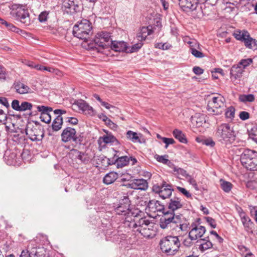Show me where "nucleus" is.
Returning a JSON list of instances; mask_svg holds the SVG:
<instances>
[{"mask_svg": "<svg viewBox=\"0 0 257 257\" xmlns=\"http://www.w3.org/2000/svg\"><path fill=\"white\" fill-rule=\"evenodd\" d=\"M159 225L162 229H172L180 232L187 231L189 223L182 215H176L175 213L166 211L160 219Z\"/></svg>", "mask_w": 257, "mask_h": 257, "instance_id": "1", "label": "nucleus"}, {"mask_svg": "<svg viewBox=\"0 0 257 257\" xmlns=\"http://www.w3.org/2000/svg\"><path fill=\"white\" fill-rule=\"evenodd\" d=\"M130 228L133 230L136 229V231L140 233L146 238H152L155 234L153 230V224L146 217H143L137 220V218L129 224Z\"/></svg>", "mask_w": 257, "mask_h": 257, "instance_id": "2", "label": "nucleus"}, {"mask_svg": "<svg viewBox=\"0 0 257 257\" xmlns=\"http://www.w3.org/2000/svg\"><path fill=\"white\" fill-rule=\"evenodd\" d=\"M218 141L222 144L232 143L235 139L236 134L233 127L228 123H222L219 125L215 133Z\"/></svg>", "mask_w": 257, "mask_h": 257, "instance_id": "3", "label": "nucleus"}, {"mask_svg": "<svg viewBox=\"0 0 257 257\" xmlns=\"http://www.w3.org/2000/svg\"><path fill=\"white\" fill-rule=\"evenodd\" d=\"M92 27L90 21L83 19L73 27V34L75 37L87 42L92 33Z\"/></svg>", "mask_w": 257, "mask_h": 257, "instance_id": "4", "label": "nucleus"}, {"mask_svg": "<svg viewBox=\"0 0 257 257\" xmlns=\"http://www.w3.org/2000/svg\"><path fill=\"white\" fill-rule=\"evenodd\" d=\"M159 244L163 252L173 254L178 250L180 243L177 236H168L162 238Z\"/></svg>", "mask_w": 257, "mask_h": 257, "instance_id": "5", "label": "nucleus"}, {"mask_svg": "<svg viewBox=\"0 0 257 257\" xmlns=\"http://www.w3.org/2000/svg\"><path fill=\"white\" fill-rule=\"evenodd\" d=\"M225 107V98L222 95L217 94L208 101L207 110L211 114L219 115L222 113Z\"/></svg>", "mask_w": 257, "mask_h": 257, "instance_id": "6", "label": "nucleus"}, {"mask_svg": "<svg viewBox=\"0 0 257 257\" xmlns=\"http://www.w3.org/2000/svg\"><path fill=\"white\" fill-rule=\"evenodd\" d=\"M240 161L242 165L247 170H257V152L251 150H245L240 156Z\"/></svg>", "mask_w": 257, "mask_h": 257, "instance_id": "7", "label": "nucleus"}, {"mask_svg": "<svg viewBox=\"0 0 257 257\" xmlns=\"http://www.w3.org/2000/svg\"><path fill=\"white\" fill-rule=\"evenodd\" d=\"M110 38V33L107 32L102 31L97 33L93 40L94 45L92 48L96 49L99 52L104 49L108 48L109 44L107 43Z\"/></svg>", "mask_w": 257, "mask_h": 257, "instance_id": "8", "label": "nucleus"}, {"mask_svg": "<svg viewBox=\"0 0 257 257\" xmlns=\"http://www.w3.org/2000/svg\"><path fill=\"white\" fill-rule=\"evenodd\" d=\"M12 15L15 17L17 21H20L26 26L30 24V19L28 10L22 5L13 6Z\"/></svg>", "mask_w": 257, "mask_h": 257, "instance_id": "9", "label": "nucleus"}, {"mask_svg": "<svg viewBox=\"0 0 257 257\" xmlns=\"http://www.w3.org/2000/svg\"><path fill=\"white\" fill-rule=\"evenodd\" d=\"M152 190L163 199H166L171 196L174 189L171 184L163 181L160 185L157 184L153 185Z\"/></svg>", "mask_w": 257, "mask_h": 257, "instance_id": "10", "label": "nucleus"}, {"mask_svg": "<svg viewBox=\"0 0 257 257\" xmlns=\"http://www.w3.org/2000/svg\"><path fill=\"white\" fill-rule=\"evenodd\" d=\"M200 219L198 218L196 222L191 224V229L189 232V237L191 240H196L202 237L206 231L205 227L200 225Z\"/></svg>", "mask_w": 257, "mask_h": 257, "instance_id": "11", "label": "nucleus"}, {"mask_svg": "<svg viewBox=\"0 0 257 257\" xmlns=\"http://www.w3.org/2000/svg\"><path fill=\"white\" fill-rule=\"evenodd\" d=\"M131 201L128 196H124L119 201L118 206L115 208V211L118 215H126L130 211Z\"/></svg>", "mask_w": 257, "mask_h": 257, "instance_id": "12", "label": "nucleus"}, {"mask_svg": "<svg viewBox=\"0 0 257 257\" xmlns=\"http://www.w3.org/2000/svg\"><path fill=\"white\" fill-rule=\"evenodd\" d=\"M26 133L33 141L41 140L44 135V132L41 128L37 126H33L31 128L28 126L26 128Z\"/></svg>", "mask_w": 257, "mask_h": 257, "instance_id": "13", "label": "nucleus"}, {"mask_svg": "<svg viewBox=\"0 0 257 257\" xmlns=\"http://www.w3.org/2000/svg\"><path fill=\"white\" fill-rule=\"evenodd\" d=\"M79 6L74 0H63L62 9L67 14L72 15L79 11Z\"/></svg>", "mask_w": 257, "mask_h": 257, "instance_id": "14", "label": "nucleus"}, {"mask_svg": "<svg viewBox=\"0 0 257 257\" xmlns=\"http://www.w3.org/2000/svg\"><path fill=\"white\" fill-rule=\"evenodd\" d=\"M76 130L71 127H67L61 134L62 141L66 143L71 141L77 142L78 138L76 136Z\"/></svg>", "mask_w": 257, "mask_h": 257, "instance_id": "15", "label": "nucleus"}, {"mask_svg": "<svg viewBox=\"0 0 257 257\" xmlns=\"http://www.w3.org/2000/svg\"><path fill=\"white\" fill-rule=\"evenodd\" d=\"M179 2L181 9L186 12L196 10L199 4L198 0H179Z\"/></svg>", "mask_w": 257, "mask_h": 257, "instance_id": "16", "label": "nucleus"}, {"mask_svg": "<svg viewBox=\"0 0 257 257\" xmlns=\"http://www.w3.org/2000/svg\"><path fill=\"white\" fill-rule=\"evenodd\" d=\"M244 70L241 66L239 65L233 66L230 71V79L235 83H238L242 76Z\"/></svg>", "mask_w": 257, "mask_h": 257, "instance_id": "17", "label": "nucleus"}, {"mask_svg": "<svg viewBox=\"0 0 257 257\" xmlns=\"http://www.w3.org/2000/svg\"><path fill=\"white\" fill-rule=\"evenodd\" d=\"M183 203L181 199L178 197L175 196L170 200L168 204V208L170 213H175V211L182 208Z\"/></svg>", "mask_w": 257, "mask_h": 257, "instance_id": "18", "label": "nucleus"}, {"mask_svg": "<svg viewBox=\"0 0 257 257\" xmlns=\"http://www.w3.org/2000/svg\"><path fill=\"white\" fill-rule=\"evenodd\" d=\"M238 213L245 230L248 231L251 230L253 222L251 221L249 217L246 215L245 213L241 208H240V210L238 211Z\"/></svg>", "mask_w": 257, "mask_h": 257, "instance_id": "19", "label": "nucleus"}, {"mask_svg": "<svg viewBox=\"0 0 257 257\" xmlns=\"http://www.w3.org/2000/svg\"><path fill=\"white\" fill-rule=\"evenodd\" d=\"M73 105L78 106L80 110L85 113L91 114L93 113L92 107L89 106L88 104L83 100L79 99L75 100Z\"/></svg>", "mask_w": 257, "mask_h": 257, "instance_id": "20", "label": "nucleus"}, {"mask_svg": "<svg viewBox=\"0 0 257 257\" xmlns=\"http://www.w3.org/2000/svg\"><path fill=\"white\" fill-rule=\"evenodd\" d=\"M152 26L143 27L140 29V32L137 34V39L138 41L142 42L145 40L147 37L153 33Z\"/></svg>", "mask_w": 257, "mask_h": 257, "instance_id": "21", "label": "nucleus"}, {"mask_svg": "<svg viewBox=\"0 0 257 257\" xmlns=\"http://www.w3.org/2000/svg\"><path fill=\"white\" fill-rule=\"evenodd\" d=\"M111 49L116 52H125L127 53V46L126 43L123 41H111L110 45Z\"/></svg>", "mask_w": 257, "mask_h": 257, "instance_id": "22", "label": "nucleus"}, {"mask_svg": "<svg viewBox=\"0 0 257 257\" xmlns=\"http://www.w3.org/2000/svg\"><path fill=\"white\" fill-rule=\"evenodd\" d=\"M147 208L149 211L154 213L160 212L164 209V205H162L159 201L155 200H150L148 204Z\"/></svg>", "mask_w": 257, "mask_h": 257, "instance_id": "23", "label": "nucleus"}, {"mask_svg": "<svg viewBox=\"0 0 257 257\" xmlns=\"http://www.w3.org/2000/svg\"><path fill=\"white\" fill-rule=\"evenodd\" d=\"M191 121L192 123L195 125L197 127L202 126L206 121L204 114L200 113H196L194 116H192Z\"/></svg>", "mask_w": 257, "mask_h": 257, "instance_id": "24", "label": "nucleus"}, {"mask_svg": "<svg viewBox=\"0 0 257 257\" xmlns=\"http://www.w3.org/2000/svg\"><path fill=\"white\" fill-rule=\"evenodd\" d=\"M14 87L18 93L21 94L29 93L31 90L27 85L19 81L14 83Z\"/></svg>", "mask_w": 257, "mask_h": 257, "instance_id": "25", "label": "nucleus"}, {"mask_svg": "<svg viewBox=\"0 0 257 257\" xmlns=\"http://www.w3.org/2000/svg\"><path fill=\"white\" fill-rule=\"evenodd\" d=\"M71 154H72L73 156L75 157L76 159H78L81 163L87 164L89 162V159L87 155L76 149H72L71 151Z\"/></svg>", "mask_w": 257, "mask_h": 257, "instance_id": "26", "label": "nucleus"}, {"mask_svg": "<svg viewBox=\"0 0 257 257\" xmlns=\"http://www.w3.org/2000/svg\"><path fill=\"white\" fill-rule=\"evenodd\" d=\"M118 177L117 173L112 171L106 174L103 177V182L106 185H109L113 183Z\"/></svg>", "mask_w": 257, "mask_h": 257, "instance_id": "27", "label": "nucleus"}, {"mask_svg": "<svg viewBox=\"0 0 257 257\" xmlns=\"http://www.w3.org/2000/svg\"><path fill=\"white\" fill-rule=\"evenodd\" d=\"M134 180L135 189L146 190L148 188V183L147 180L144 179H138Z\"/></svg>", "mask_w": 257, "mask_h": 257, "instance_id": "28", "label": "nucleus"}, {"mask_svg": "<svg viewBox=\"0 0 257 257\" xmlns=\"http://www.w3.org/2000/svg\"><path fill=\"white\" fill-rule=\"evenodd\" d=\"M98 142L101 144L102 142L105 144L114 143L116 142L118 143V142L117 139L112 135L110 134H107L104 135L103 137H100L98 140Z\"/></svg>", "mask_w": 257, "mask_h": 257, "instance_id": "29", "label": "nucleus"}, {"mask_svg": "<svg viewBox=\"0 0 257 257\" xmlns=\"http://www.w3.org/2000/svg\"><path fill=\"white\" fill-rule=\"evenodd\" d=\"M63 124V118L60 115H58L53 120L52 127L54 131H58L62 127Z\"/></svg>", "mask_w": 257, "mask_h": 257, "instance_id": "30", "label": "nucleus"}, {"mask_svg": "<svg viewBox=\"0 0 257 257\" xmlns=\"http://www.w3.org/2000/svg\"><path fill=\"white\" fill-rule=\"evenodd\" d=\"M174 137L182 143H187V141L182 132L178 129H175L173 132Z\"/></svg>", "mask_w": 257, "mask_h": 257, "instance_id": "31", "label": "nucleus"}, {"mask_svg": "<svg viewBox=\"0 0 257 257\" xmlns=\"http://www.w3.org/2000/svg\"><path fill=\"white\" fill-rule=\"evenodd\" d=\"M249 33L245 30H235L233 33V36L237 40L243 42L246 37L248 36Z\"/></svg>", "mask_w": 257, "mask_h": 257, "instance_id": "32", "label": "nucleus"}, {"mask_svg": "<svg viewBox=\"0 0 257 257\" xmlns=\"http://www.w3.org/2000/svg\"><path fill=\"white\" fill-rule=\"evenodd\" d=\"M194 47L192 48L190 50L191 53L196 58H203L204 55L201 52V48L199 44L196 46H193Z\"/></svg>", "mask_w": 257, "mask_h": 257, "instance_id": "33", "label": "nucleus"}, {"mask_svg": "<svg viewBox=\"0 0 257 257\" xmlns=\"http://www.w3.org/2000/svg\"><path fill=\"white\" fill-rule=\"evenodd\" d=\"M130 161V158L126 156L116 158V167L117 168H122L127 165Z\"/></svg>", "mask_w": 257, "mask_h": 257, "instance_id": "34", "label": "nucleus"}, {"mask_svg": "<svg viewBox=\"0 0 257 257\" xmlns=\"http://www.w3.org/2000/svg\"><path fill=\"white\" fill-rule=\"evenodd\" d=\"M243 42L244 43L245 46L249 49H253V47L257 46V41L251 38L249 34H248V36L246 37Z\"/></svg>", "mask_w": 257, "mask_h": 257, "instance_id": "35", "label": "nucleus"}, {"mask_svg": "<svg viewBox=\"0 0 257 257\" xmlns=\"http://www.w3.org/2000/svg\"><path fill=\"white\" fill-rule=\"evenodd\" d=\"M126 138L134 143H141L140 139L137 133L132 131H128L126 134Z\"/></svg>", "mask_w": 257, "mask_h": 257, "instance_id": "36", "label": "nucleus"}, {"mask_svg": "<svg viewBox=\"0 0 257 257\" xmlns=\"http://www.w3.org/2000/svg\"><path fill=\"white\" fill-rule=\"evenodd\" d=\"M220 187L225 192L228 193L232 188V184L228 181H225L223 179H220Z\"/></svg>", "mask_w": 257, "mask_h": 257, "instance_id": "37", "label": "nucleus"}, {"mask_svg": "<svg viewBox=\"0 0 257 257\" xmlns=\"http://www.w3.org/2000/svg\"><path fill=\"white\" fill-rule=\"evenodd\" d=\"M40 254L36 250L30 252L28 250H23L21 252L20 257H40Z\"/></svg>", "mask_w": 257, "mask_h": 257, "instance_id": "38", "label": "nucleus"}, {"mask_svg": "<svg viewBox=\"0 0 257 257\" xmlns=\"http://www.w3.org/2000/svg\"><path fill=\"white\" fill-rule=\"evenodd\" d=\"M0 22H1L2 24L6 26L7 28L10 31H12L13 32H15L16 33H18L19 32V29L15 27L14 25L12 24L9 23L6 21L5 20H3V19L0 18Z\"/></svg>", "mask_w": 257, "mask_h": 257, "instance_id": "39", "label": "nucleus"}, {"mask_svg": "<svg viewBox=\"0 0 257 257\" xmlns=\"http://www.w3.org/2000/svg\"><path fill=\"white\" fill-rule=\"evenodd\" d=\"M239 99L241 102H253L255 99V97L253 94H249L240 95Z\"/></svg>", "mask_w": 257, "mask_h": 257, "instance_id": "40", "label": "nucleus"}, {"mask_svg": "<svg viewBox=\"0 0 257 257\" xmlns=\"http://www.w3.org/2000/svg\"><path fill=\"white\" fill-rule=\"evenodd\" d=\"M249 138L257 143V125H254L249 132Z\"/></svg>", "mask_w": 257, "mask_h": 257, "instance_id": "41", "label": "nucleus"}, {"mask_svg": "<svg viewBox=\"0 0 257 257\" xmlns=\"http://www.w3.org/2000/svg\"><path fill=\"white\" fill-rule=\"evenodd\" d=\"M235 108L233 106L228 107L225 113L226 117L232 119L235 116Z\"/></svg>", "mask_w": 257, "mask_h": 257, "instance_id": "42", "label": "nucleus"}, {"mask_svg": "<svg viewBox=\"0 0 257 257\" xmlns=\"http://www.w3.org/2000/svg\"><path fill=\"white\" fill-rule=\"evenodd\" d=\"M202 240L203 242L201 243L199 247L202 251L206 250L212 247V244L211 241L206 240L205 239Z\"/></svg>", "mask_w": 257, "mask_h": 257, "instance_id": "43", "label": "nucleus"}, {"mask_svg": "<svg viewBox=\"0 0 257 257\" xmlns=\"http://www.w3.org/2000/svg\"><path fill=\"white\" fill-rule=\"evenodd\" d=\"M98 160H102V161H105L107 162V164H108V166L109 165H112L113 164H116V159H115L114 157L112 159L107 158L104 156H99L98 158Z\"/></svg>", "mask_w": 257, "mask_h": 257, "instance_id": "44", "label": "nucleus"}, {"mask_svg": "<svg viewBox=\"0 0 257 257\" xmlns=\"http://www.w3.org/2000/svg\"><path fill=\"white\" fill-rule=\"evenodd\" d=\"M38 111L41 112V114L50 113L52 111L53 109L51 107L46 106L44 105L37 106Z\"/></svg>", "mask_w": 257, "mask_h": 257, "instance_id": "45", "label": "nucleus"}, {"mask_svg": "<svg viewBox=\"0 0 257 257\" xmlns=\"http://www.w3.org/2000/svg\"><path fill=\"white\" fill-rule=\"evenodd\" d=\"M33 107L32 103L27 102L23 101L21 104V107L19 111H24L27 110H31Z\"/></svg>", "mask_w": 257, "mask_h": 257, "instance_id": "46", "label": "nucleus"}, {"mask_svg": "<svg viewBox=\"0 0 257 257\" xmlns=\"http://www.w3.org/2000/svg\"><path fill=\"white\" fill-rule=\"evenodd\" d=\"M143 46V43L141 42L137 43L133 45L131 48H127V53H133L138 51Z\"/></svg>", "mask_w": 257, "mask_h": 257, "instance_id": "47", "label": "nucleus"}, {"mask_svg": "<svg viewBox=\"0 0 257 257\" xmlns=\"http://www.w3.org/2000/svg\"><path fill=\"white\" fill-rule=\"evenodd\" d=\"M167 155L160 156L158 155H156L155 156V158L157 160L158 162L162 163L164 164L170 163V160L167 159Z\"/></svg>", "mask_w": 257, "mask_h": 257, "instance_id": "48", "label": "nucleus"}, {"mask_svg": "<svg viewBox=\"0 0 257 257\" xmlns=\"http://www.w3.org/2000/svg\"><path fill=\"white\" fill-rule=\"evenodd\" d=\"M252 62L251 59H242L237 65L241 66L244 70V68Z\"/></svg>", "mask_w": 257, "mask_h": 257, "instance_id": "49", "label": "nucleus"}, {"mask_svg": "<svg viewBox=\"0 0 257 257\" xmlns=\"http://www.w3.org/2000/svg\"><path fill=\"white\" fill-rule=\"evenodd\" d=\"M174 172H176L178 175H181L182 176L185 177L186 178L189 175L186 170L177 167H174Z\"/></svg>", "mask_w": 257, "mask_h": 257, "instance_id": "50", "label": "nucleus"}, {"mask_svg": "<svg viewBox=\"0 0 257 257\" xmlns=\"http://www.w3.org/2000/svg\"><path fill=\"white\" fill-rule=\"evenodd\" d=\"M41 120L46 123H49L51 122V116L50 113L41 114L40 115Z\"/></svg>", "mask_w": 257, "mask_h": 257, "instance_id": "51", "label": "nucleus"}, {"mask_svg": "<svg viewBox=\"0 0 257 257\" xmlns=\"http://www.w3.org/2000/svg\"><path fill=\"white\" fill-rule=\"evenodd\" d=\"M155 47L162 50H168L171 47V45L167 43H158L155 44Z\"/></svg>", "mask_w": 257, "mask_h": 257, "instance_id": "52", "label": "nucleus"}, {"mask_svg": "<svg viewBox=\"0 0 257 257\" xmlns=\"http://www.w3.org/2000/svg\"><path fill=\"white\" fill-rule=\"evenodd\" d=\"M7 73L5 68L0 65V80L4 81L6 79Z\"/></svg>", "mask_w": 257, "mask_h": 257, "instance_id": "53", "label": "nucleus"}, {"mask_svg": "<svg viewBox=\"0 0 257 257\" xmlns=\"http://www.w3.org/2000/svg\"><path fill=\"white\" fill-rule=\"evenodd\" d=\"M186 179L188 180L189 183L194 187L196 190H199L196 181L190 175H189L187 177Z\"/></svg>", "mask_w": 257, "mask_h": 257, "instance_id": "54", "label": "nucleus"}, {"mask_svg": "<svg viewBox=\"0 0 257 257\" xmlns=\"http://www.w3.org/2000/svg\"><path fill=\"white\" fill-rule=\"evenodd\" d=\"M48 16V13L47 12H43L39 15L38 19L40 22H44L47 20Z\"/></svg>", "mask_w": 257, "mask_h": 257, "instance_id": "55", "label": "nucleus"}, {"mask_svg": "<svg viewBox=\"0 0 257 257\" xmlns=\"http://www.w3.org/2000/svg\"><path fill=\"white\" fill-rule=\"evenodd\" d=\"M204 218L212 228H215L216 227V221L214 219L210 217H205Z\"/></svg>", "mask_w": 257, "mask_h": 257, "instance_id": "56", "label": "nucleus"}, {"mask_svg": "<svg viewBox=\"0 0 257 257\" xmlns=\"http://www.w3.org/2000/svg\"><path fill=\"white\" fill-rule=\"evenodd\" d=\"M162 140L163 142L166 144L165 145V148L167 149L169 146V145L170 144H173L175 143V141L172 138H167L163 137L162 138Z\"/></svg>", "mask_w": 257, "mask_h": 257, "instance_id": "57", "label": "nucleus"}, {"mask_svg": "<svg viewBox=\"0 0 257 257\" xmlns=\"http://www.w3.org/2000/svg\"><path fill=\"white\" fill-rule=\"evenodd\" d=\"M249 113L245 111H240L239 114V117L240 119L245 120L249 118Z\"/></svg>", "mask_w": 257, "mask_h": 257, "instance_id": "58", "label": "nucleus"}, {"mask_svg": "<svg viewBox=\"0 0 257 257\" xmlns=\"http://www.w3.org/2000/svg\"><path fill=\"white\" fill-rule=\"evenodd\" d=\"M21 104H20V101L18 100H14L12 102V107L15 110L20 111Z\"/></svg>", "mask_w": 257, "mask_h": 257, "instance_id": "59", "label": "nucleus"}, {"mask_svg": "<svg viewBox=\"0 0 257 257\" xmlns=\"http://www.w3.org/2000/svg\"><path fill=\"white\" fill-rule=\"evenodd\" d=\"M177 188L181 193H182L187 198H190L191 197V194L185 188H182L181 187H177Z\"/></svg>", "mask_w": 257, "mask_h": 257, "instance_id": "60", "label": "nucleus"}, {"mask_svg": "<svg viewBox=\"0 0 257 257\" xmlns=\"http://www.w3.org/2000/svg\"><path fill=\"white\" fill-rule=\"evenodd\" d=\"M246 186L251 189H255L257 188V182L252 180L247 182Z\"/></svg>", "mask_w": 257, "mask_h": 257, "instance_id": "61", "label": "nucleus"}, {"mask_svg": "<svg viewBox=\"0 0 257 257\" xmlns=\"http://www.w3.org/2000/svg\"><path fill=\"white\" fill-rule=\"evenodd\" d=\"M193 72L196 75H201L203 74L204 70L198 66H195L193 68Z\"/></svg>", "mask_w": 257, "mask_h": 257, "instance_id": "62", "label": "nucleus"}, {"mask_svg": "<svg viewBox=\"0 0 257 257\" xmlns=\"http://www.w3.org/2000/svg\"><path fill=\"white\" fill-rule=\"evenodd\" d=\"M65 32V30L60 28L59 29H58V30H54L53 31V33L55 35H56V36H63L64 34H63V32Z\"/></svg>", "mask_w": 257, "mask_h": 257, "instance_id": "63", "label": "nucleus"}, {"mask_svg": "<svg viewBox=\"0 0 257 257\" xmlns=\"http://www.w3.org/2000/svg\"><path fill=\"white\" fill-rule=\"evenodd\" d=\"M192 240H191L190 238L189 239H184L183 242V245L186 247H190L192 246L193 245Z\"/></svg>", "mask_w": 257, "mask_h": 257, "instance_id": "64", "label": "nucleus"}]
</instances>
